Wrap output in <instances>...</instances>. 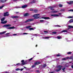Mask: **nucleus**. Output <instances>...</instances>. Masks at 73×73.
<instances>
[{
  "label": "nucleus",
  "mask_w": 73,
  "mask_h": 73,
  "mask_svg": "<svg viewBox=\"0 0 73 73\" xmlns=\"http://www.w3.org/2000/svg\"><path fill=\"white\" fill-rule=\"evenodd\" d=\"M39 15V14H35L33 15V17H34V19H37L40 18V17H38Z\"/></svg>",
  "instance_id": "nucleus-1"
},
{
  "label": "nucleus",
  "mask_w": 73,
  "mask_h": 73,
  "mask_svg": "<svg viewBox=\"0 0 73 73\" xmlns=\"http://www.w3.org/2000/svg\"><path fill=\"white\" fill-rule=\"evenodd\" d=\"M56 7V6L54 5V6H49L48 7V9H50V10H51L52 11H54V8H55V7Z\"/></svg>",
  "instance_id": "nucleus-2"
},
{
  "label": "nucleus",
  "mask_w": 73,
  "mask_h": 73,
  "mask_svg": "<svg viewBox=\"0 0 73 73\" xmlns=\"http://www.w3.org/2000/svg\"><path fill=\"white\" fill-rule=\"evenodd\" d=\"M30 27H31V26H29L27 27H26V28H27V29H29L30 31H31V30H35V29H34L33 28H30Z\"/></svg>",
  "instance_id": "nucleus-3"
},
{
  "label": "nucleus",
  "mask_w": 73,
  "mask_h": 73,
  "mask_svg": "<svg viewBox=\"0 0 73 73\" xmlns=\"http://www.w3.org/2000/svg\"><path fill=\"white\" fill-rule=\"evenodd\" d=\"M33 20H34V19H29L25 21V23H28V22H30V21H33Z\"/></svg>",
  "instance_id": "nucleus-4"
},
{
  "label": "nucleus",
  "mask_w": 73,
  "mask_h": 73,
  "mask_svg": "<svg viewBox=\"0 0 73 73\" xmlns=\"http://www.w3.org/2000/svg\"><path fill=\"white\" fill-rule=\"evenodd\" d=\"M9 15V12H7L4 13V16L5 17V16H8Z\"/></svg>",
  "instance_id": "nucleus-5"
},
{
  "label": "nucleus",
  "mask_w": 73,
  "mask_h": 73,
  "mask_svg": "<svg viewBox=\"0 0 73 73\" xmlns=\"http://www.w3.org/2000/svg\"><path fill=\"white\" fill-rule=\"evenodd\" d=\"M3 27H11V25L10 24L5 25Z\"/></svg>",
  "instance_id": "nucleus-6"
},
{
  "label": "nucleus",
  "mask_w": 73,
  "mask_h": 73,
  "mask_svg": "<svg viewBox=\"0 0 73 73\" xmlns=\"http://www.w3.org/2000/svg\"><path fill=\"white\" fill-rule=\"evenodd\" d=\"M11 17H12V19H17L18 18H19V17H18V16H11Z\"/></svg>",
  "instance_id": "nucleus-7"
},
{
  "label": "nucleus",
  "mask_w": 73,
  "mask_h": 73,
  "mask_svg": "<svg viewBox=\"0 0 73 73\" xmlns=\"http://www.w3.org/2000/svg\"><path fill=\"white\" fill-rule=\"evenodd\" d=\"M41 62H36L34 63V65H35V66L36 65H39V64H40Z\"/></svg>",
  "instance_id": "nucleus-8"
},
{
  "label": "nucleus",
  "mask_w": 73,
  "mask_h": 73,
  "mask_svg": "<svg viewBox=\"0 0 73 73\" xmlns=\"http://www.w3.org/2000/svg\"><path fill=\"white\" fill-rule=\"evenodd\" d=\"M7 0H0V3H3L7 1Z\"/></svg>",
  "instance_id": "nucleus-9"
},
{
  "label": "nucleus",
  "mask_w": 73,
  "mask_h": 73,
  "mask_svg": "<svg viewBox=\"0 0 73 73\" xmlns=\"http://www.w3.org/2000/svg\"><path fill=\"white\" fill-rule=\"evenodd\" d=\"M29 16V14L28 13H26L24 15V17H27V16Z\"/></svg>",
  "instance_id": "nucleus-10"
},
{
  "label": "nucleus",
  "mask_w": 73,
  "mask_h": 73,
  "mask_svg": "<svg viewBox=\"0 0 73 73\" xmlns=\"http://www.w3.org/2000/svg\"><path fill=\"white\" fill-rule=\"evenodd\" d=\"M59 15H56V14H53V15H51V16H52L53 17H57V16H59Z\"/></svg>",
  "instance_id": "nucleus-11"
},
{
  "label": "nucleus",
  "mask_w": 73,
  "mask_h": 73,
  "mask_svg": "<svg viewBox=\"0 0 73 73\" xmlns=\"http://www.w3.org/2000/svg\"><path fill=\"white\" fill-rule=\"evenodd\" d=\"M47 66V65H46V64H44L41 67V69H42L43 68H45V67H46V66Z\"/></svg>",
  "instance_id": "nucleus-12"
},
{
  "label": "nucleus",
  "mask_w": 73,
  "mask_h": 73,
  "mask_svg": "<svg viewBox=\"0 0 73 73\" xmlns=\"http://www.w3.org/2000/svg\"><path fill=\"white\" fill-rule=\"evenodd\" d=\"M27 62H28L27 61H24V63H22V66H23V65H25V64H27Z\"/></svg>",
  "instance_id": "nucleus-13"
},
{
  "label": "nucleus",
  "mask_w": 73,
  "mask_h": 73,
  "mask_svg": "<svg viewBox=\"0 0 73 73\" xmlns=\"http://www.w3.org/2000/svg\"><path fill=\"white\" fill-rule=\"evenodd\" d=\"M15 66H23L22 63L20 64V63H17L16 65Z\"/></svg>",
  "instance_id": "nucleus-14"
},
{
  "label": "nucleus",
  "mask_w": 73,
  "mask_h": 73,
  "mask_svg": "<svg viewBox=\"0 0 73 73\" xmlns=\"http://www.w3.org/2000/svg\"><path fill=\"white\" fill-rule=\"evenodd\" d=\"M67 3L68 4H69V5L73 4V1H70V2H68Z\"/></svg>",
  "instance_id": "nucleus-15"
},
{
  "label": "nucleus",
  "mask_w": 73,
  "mask_h": 73,
  "mask_svg": "<svg viewBox=\"0 0 73 73\" xmlns=\"http://www.w3.org/2000/svg\"><path fill=\"white\" fill-rule=\"evenodd\" d=\"M27 6H28V5H25L22 6V8H26V7H27Z\"/></svg>",
  "instance_id": "nucleus-16"
},
{
  "label": "nucleus",
  "mask_w": 73,
  "mask_h": 73,
  "mask_svg": "<svg viewBox=\"0 0 73 73\" xmlns=\"http://www.w3.org/2000/svg\"><path fill=\"white\" fill-rule=\"evenodd\" d=\"M41 19H50V18L49 17H42Z\"/></svg>",
  "instance_id": "nucleus-17"
},
{
  "label": "nucleus",
  "mask_w": 73,
  "mask_h": 73,
  "mask_svg": "<svg viewBox=\"0 0 73 73\" xmlns=\"http://www.w3.org/2000/svg\"><path fill=\"white\" fill-rule=\"evenodd\" d=\"M7 28V29H15V27H8V28Z\"/></svg>",
  "instance_id": "nucleus-18"
},
{
  "label": "nucleus",
  "mask_w": 73,
  "mask_h": 73,
  "mask_svg": "<svg viewBox=\"0 0 73 73\" xmlns=\"http://www.w3.org/2000/svg\"><path fill=\"white\" fill-rule=\"evenodd\" d=\"M7 23V21L1 22V23L2 24H6Z\"/></svg>",
  "instance_id": "nucleus-19"
},
{
  "label": "nucleus",
  "mask_w": 73,
  "mask_h": 73,
  "mask_svg": "<svg viewBox=\"0 0 73 73\" xmlns=\"http://www.w3.org/2000/svg\"><path fill=\"white\" fill-rule=\"evenodd\" d=\"M63 67V66H58V68H59V69H60V70H61L62 69L61 68H62V67Z\"/></svg>",
  "instance_id": "nucleus-20"
},
{
  "label": "nucleus",
  "mask_w": 73,
  "mask_h": 73,
  "mask_svg": "<svg viewBox=\"0 0 73 73\" xmlns=\"http://www.w3.org/2000/svg\"><path fill=\"white\" fill-rule=\"evenodd\" d=\"M6 32H7L6 31H5L3 32L0 33V35H3V34H4V33H6Z\"/></svg>",
  "instance_id": "nucleus-21"
},
{
  "label": "nucleus",
  "mask_w": 73,
  "mask_h": 73,
  "mask_svg": "<svg viewBox=\"0 0 73 73\" xmlns=\"http://www.w3.org/2000/svg\"><path fill=\"white\" fill-rule=\"evenodd\" d=\"M57 12H59V11H52L51 13H57Z\"/></svg>",
  "instance_id": "nucleus-22"
},
{
  "label": "nucleus",
  "mask_w": 73,
  "mask_h": 73,
  "mask_svg": "<svg viewBox=\"0 0 73 73\" xmlns=\"http://www.w3.org/2000/svg\"><path fill=\"white\" fill-rule=\"evenodd\" d=\"M5 6V5H2L0 7V9H2L3 7H4V6Z\"/></svg>",
  "instance_id": "nucleus-23"
},
{
  "label": "nucleus",
  "mask_w": 73,
  "mask_h": 73,
  "mask_svg": "<svg viewBox=\"0 0 73 73\" xmlns=\"http://www.w3.org/2000/svg\"><path fill=\"white\" fill-rule=\"evenodd\" d=\"M33 11L34 12H35V13H37L38 12V10H34Z\"/></svg>",
  "instance_id": "nucleus-24"
},
{
  "label": "nucleus",
  "mask_w": 73,
  "mask_h": 73,
  "mask_svg": "<svg viewBox=\"0 0 73 73\" xmlns=\"http://www.w3.org/2000/svg\"><path fill=\"white\" fill-rule=\"evenodd\" d=\"M67 30H63L61 32V33H64V32H67Z\"/></svg>",
  "instance_id": "nucleus-25"
},
{
  "label": "nucleus",
  "mask_w": 73,
  "mask_h": 73,
  "mask_svg": "<svg viewBox=\"0 0 73 73\" xmlns=\"http://www.w3.org/2000/svg\"><path fill=\"white\" fill-rule=\"evenodd\" d=\"M73 19H71L69 21V22L70 23H73Z\"/></svg>",
  "instance_id": "nucleus-26"
},
{
  "label": "nucleus",
  "mask_w": 73,
  "mask_h": 73,
  "mask_svg": "<svg viewBox=\"0 0 73 73\" xmlns=\"http://www.w3.org/2000/svg\"><path fill=\"white\" fill-rule=\"evenodd\" d=\"M68 27H69L68 29H70V28H73V26H68Z\"/></svg>",
  "instance_id": "nucleus-27"
},
{
  "label": "nucleus",
  "mask_w": 73,
  "mask_h": 73,
  "mask_svg": "<svg viewBox=\"0 0 73 73\" xmlns=\"http://www.w3.org/2000/svg\"><path fill=\"white\" fill-rule=\"evenodd\" d=\"M36 3V1L35 0L32 1L31 2V3L32 4H33V3Z\"/></svg>",
  "instance_id": "nucleus-28"
},
{
  "label": "nucleus",
  "mask_w": 73,
  "mask_h": 73,
  "mask_svg": "<svg viewBox=\"0 0 73 73\" xmlns=\"http://www.w3.org/2000/svg\"><path fill=\"white\" fill-rule=\"evenodd\" d=\"M65 67L63 68H62V70H63V72H65Z\"/></svg>",
  "instance_id": "nucleus-29"
},
{
  "label": "nucleus",
  "mask_w": 73,
  "mask_h": 73,
  "mask_svg": "<svg viewBox=\"0 0 73 73\" xmlns=\"http://www.w3.org/2000/svg\"><path fill=\"white\" fill-rule=\"evenodd\" d=\"M4 20H5V17H3L1 19V21H4Z\"/></svg>",
  "instance_id": "nucleus-30"
},
{
  "label": "nucleus",
  "mask_w": 73,
  "mask_h": 73,
  "mask_svg": "<svg viewBox=\"0 0 73 73\" xmlns=\"http://www.w3.org/2000/svg\"><path fill=\"white\" fill-rule=\"evenodd\" d=\"M34 65H33L31 66V68H34V67H35L36 66V65L35 64H34Z\"/></svg>",
  "instance_id": "nucleus-31"
},
{
  "label": "nucleus",
  "mask_w": 73,
  "mask_h": 73,
  "mask_svg": "<svg viewBox=\"0 0 73 73\" xmlns=\"http://www.w3.org/2000/svg\"><path fill=\"white\" fill-rule=\"evenodd\" d=\"M49 37H44V38L45 39H48V38H49Z\"/></svg>",
  "instance_id": "nucleus-32"
},
{
  "label": "nucleus",
  "mask_w": 73,
  "mask_h": 73,
  "mask_svg": "<svg viewBox=\"0 0 73 73\" xmlns=\"http://www.w3.org/2000/svg\"><path fill=\"white\" fill-rule=\"evenodd\" d=\"M61 54H58L56 55V56H57V57H60V56H61Z\"/></svg>",
  "instance_id": "nucleus-33"
},
{
  "label": "nucleus",
  "mask_w": 73,
  "mask_h": 73,
  "mask_svg": "<svg viewBox=\"0 0 73 73\" xmlns=\"http://www.w3.org/2000/svg\"><path fill=\"white\" fill-rule=\"evenodd\" d=\"M59 7H62V5L61 4H59Z\"/></svg>",
  "instance_id": "nucleus-34"
},
{
  "label": "nucleus",
  "mask_w": 73,
  "mask_h": 73,
  "mask_svg": "<svg viewBox=\"0 0 73 73\" xmlns=\"http://www.w3.org/2000/svg\"><path fill=\"white\" fill-rule=\"evenodd\" d=\"M72 53L71 52H69L67 53V54H72Z\"/></svg>",
  "instance_id": "nucleus-35"
},
{
  "label": "nucleus",
  "mask_w": 73,
  "mask_h": 73,
  "mask_svg": "<svg viewBox=\"0 0 73 73\" xmlns=\"http://www.w3.org/2000/svg\"><path fill=\"white\" fill-rule=\"evenodd\" d=\"M60 70L59 69L56 70H55V71H56V72H59V71H60Z\"/></svg>",
  "instance_id": "nucleus-36"
},
{
  "label": "nucleus",
  "mask_w": 73,
  "mask_h": 73,
  "mask_svg": "<svg viewBox=\"0 0 73 73\" xmlns=\"http://www.w3.org/2000/svg\"><path fill=\"white\" fill-rule=\"evenodd\" d=\"M61 12H63V11H65V9H61L60 10Z\"/></svg>",
  "instance_id": "nucleus-37"
},
{
  "label": "nucleus",
  "mask_w": 73,
  "mask_h": 73,
  "mask_svg": "<svg viewBox=\"0 0 73 73\" xmlns=\"http://www.w3.org/2000/svg\"><path fill=\"white\" fill-rule=\"evenodd\" d=\"M16 70L17 71L18 70H20V69L19 68H17L16 69Z\"/></svg>",
  "instance_id": "nucleus-38"
},
{
  "label": "nucleus",
  "mask_w": 73,
  "mask_h": 73,
  "mask_svg": "<svg viewBox=\"0 0 73 73\" xmlns=\"http://www.w3.org/2000/svg\"><path fill=\"white\" fill-rule=\"evenodd\" d=\"M57 38H58V39H61V36L57 37Z\"/></svg>",
  "instance_id": "nucleus-39"
},
{
  "label": "nucleus",
  "mask_w": 73,
  "mask_h": 73,
  "mask_svg": "<svg viewBox=\"0 0 73 73\" xmlns=\"http://www.w3.org/2000/svg\"><path fill=\"white\" fill-rule=\"evenodd\" d=\"M52 33H53L54 34H56V33H57V32H52Z\"/></svg>",
  "instance_id": "nucleus-40"
},
{
  "label": "nucleus",
  "mask_w": 73,
  "mask_h": 73,
  "mask_svg": "<svg viewBox=\"0 0 73 73\" xmlns=\"http://www.w3.org/2000/svg\"><path fill=\"white\" fill-rule=\"evenodd\" d=\"M68 11H70L71 12H73V9H71L69 10Z\"/></svg>",
  "instance_id": "nucleus-41"
},
{
  "label": "nucleus",
  "mask_w": 73,
  "mask_h": 73,
  "mask_svg": "<svg viewBox=\"0 0 73 73\" xmlns=\"http://www.w3.org/2000/svg\"><path fill=\"white\" fill-rule=\"evenodd\" d=\"M21 62H22V63H24V60H22Z\"/></svg>",
  "instance_id": "nucleus-42"
},
{
  "label": "nucleus",
  "mask_w": 73,
  "mask_h": 73,
  "mask_svg": "<svg viewBox=\"0 0 73 73\" xmlns=\"http://www.w3.org/2000/svg\"><path fill=\"white\" fill-rule=\"evenodd\" d=\"M9 34H11L10 33H7L5 34V35H9Z\"/></svg>",
  "instance_id": "nucleus-43"
},
{
  "label": "nucleus",
  "mask_w": 73,
  "mask_h": 73,
  "mask_svg": "<svg viewBox=\"0 0 73 73\" xmlns=\"http://www.w3.org/2000/svg\"><path fill=\"white\" fill-rule=\"evenodd\" d=\"M40 22H44V21L43 20H40Z\"/></svg>",
  "instance_id": "nucleus-44"
},
{
  "label": "nucleus",
  "mask_w": 73,
  "mask_h": 73,
  "mask_svg": "<svg viewBox=\"0 0 73 73\" xmlns=\"http://www.w3.org/2000/svg\"><path fill=\"white\" fill-rule=\"evenodd\" d=\"M23 35H28V34L27 33H23Z\"/></svg>",
  "instance_id": "nucleus-45"
},
{
  "label": "nucleus",
  "mask_w": 73,
  "mask_h": 73,
  "mask_svg": "<svg viewBox=\"0 0 73 73\" xmlns=\"http://www.w3.org/2000/svg\"><path fill=\"white\" fill-rule=\"evenodd\" d=\"M55 27H61V26L58 25H56L55 26Z\"/></svg>",
  "instance_id": "nucleus-46"
},
{
  "label": "nucleus",
  "mask_w": 73,
  "mask_h": 73,
  "mask_svg": "<svg viewBox=\"0 0 73 73\" xmlns=\"http://www.w3.org/2000/svg\"><path fill=\"white\" fill-rule=\"evenodd\" d=\"M30 11H33V10L32 9H31Z\"/></svg>",
  "instance_id": "nucleus-47"
},
{
  "label": "nucleus",
  "mask_w": 73,
  "mask_h": 73,
  "mask_svg": "<svg viewBox=\"0 0 73 73\" xmlns=\"http://www.w3.org/2000/svg\"><path fill=\"white\" fill-rule=\"evenodd\" d=\"M44 33H48V32L47 31H44Z\"/></svg>",
  "instance_id": "nucleus-48"
},
{
  "label": "nucleus",
  "mask_w": 73,
  "mask_h": 73,
  "mask_svg": "<svg viewBox=\"0 0 73 73\" xmlns=\"http://www.w3.org/2000/svg\"><path fill=\"white\" fill-rule=\"evenodd\" d=\"M24 70V68H21V71H23Z\"/></svg>",
  "instance_id": "nucleus-49"
},
{
  "label": "nucleus",
  "mask_w": 73,
  "mask_h": 73,
  "mask_svg": "<svg viewBox=\"0 0 73 73\" xmlns=\"http://www.w3.org/2000/svg\"><path fill=\"white\" fill-rule=\"evenodd\" d=\"M17 35V34H14L13 35V36H16Z\"/></svg>",
  "instance_id": "nucleus-50"
},
{
  "label": "nucleus",
  "mask_w": 73,
  "mask_h": 73,
  "mask_svg": "<svg viewBox=\"0 0 73 73\" xmlns=\"http://www.w3.org/2000/svg\"><path fill=\"white\" fill-rule=\"evenodd\" d=\"M32 59H33V58H31V59H29V60L31 61V60H32Z\"/></svg>",
  "instance_id": "nucleus-51"
},
{
  "label": "nucleus",
  "mask_w": 73,
  "mask_h": 73,
  "mask_svg": "<svg viewBox=\"0 0 73 73\" xmlns=\"http://www.w3.org/2000/svg\"><path fill=\"white\" fill-rule=\"evenodd\" d=\"M15 13L16 14H17V13H19V12H16Z\"/></svg>",
  "instance_id": "nucleus-52"
},
{
  "label": "nucleus",
  "mask_w": 73,
  "mask_h": 73,
  "mask_svg": "<svg viewBox=\"0 0 73 73\" xmlns=\"http://www.w3.org/2000/svg\"><path fill=\"white\" fill-rule=\"evenodd\" d=\"M71 68H72L73 69V65H72L71 66Z\"/></svg>",
  "instance_id": "nucleus-53"
},
{
  "label": "nucleus",
  "mask_w": 73,
  "mask_h": 73,
  "mask_svg": "<svg viewBox=\"0 0 73 73\" xmlns=\"http://www.w3.org/2000/svg\"><path fill=\"white\" fill-rule=\"evenodd\" d=\"M24 68H25V69H27V68L26 67H25V66H24Z\"/></svg>",
  "instance_id": "nucleus-54"
},
{
  "label": "nucleus",
  "mask_w": 73,
  "mask_h": 73,
  "mask_svg": "<svg viewBox=\"0 0 73 73\" xmlns=\"http://www.w3.org/2000/svg\"><path fill=\"white\" fill-rule=\"evenodd\" d=\"M20 7H16V8H19Z\"/></svg>",
  "instance_id": "nucleus-55"
},
{
  "label": "nucleus",
  "mask_w": 73,
  "mask_h": 73,
  "mask_svg": "<svg viewBox=\"0 0 73 73\" xmlns=\"http://www.w3.org/2000/svg\"><path fill=\"white\" fill-rule=\"evenodd\" d=\"M36 72H39V70H36Z\"/></svg>",
  "instance_id": "nucleus-56"
},
{
  "label": "nucleus",
  "mask_w": 73,
  "mask_h": 73,
  "mask_svg": "<svg viewBox=\"0 0 73 73\" xmlns=\"http://www.w3.org/2000/svg\"><path fill=\"white\" fill-rule=\"evenodd\" d=\"M13 1H17V0H13Z\"/></svg>",
  "instance_id": "nucleus-57"
},
{
  "label": "nucleus",
  "mask_w": 73,
  "mask_h": 73,
  "mask_svg": "<svg viewBox=\"0 0 73 73\" xmlns=\"http://www.w3.org/2000/svg\"><path fill=\"white\" fill-rule=\"evenodd\" d=\"M35 47H37V45H36Z\"/></svg>",
  "instance_id": "nucleus-58"
},
{
  "label": "nucleus",
  "mask_w": 73,
  "mask_h": 73,
  "mask_svg": "<svg viewBox=\"0 0 73 73\" xmlns=\"http://www.w3.org/2000/svg\"><path fill=\"white\" fill-rule=\"evenodd\" d=\"M63 60H66V59L65 58H63Z\"/></svg>",
  "instance_id": "nucleus-59"
},
{
  "label": "nucleus",
  "mask_w": 73,
  "mask_h": 73,
  "mask_svg": "<svg viewBox=\"0 0 73 73\" xmlns=\"http://www.w3.org/2000/svg\"><path fill=\"white\" fill-rule=\"evenodd\" d=\"M58 14L59 15H61V13H59Z\"/></svg>",
  "instance_id": "nucleus-60"
},
{
  "label": "nucleus",
  "mask_w": 73,
  "mask_h": 73,
  "mask_svg": "<svg viewBox=\"0 0 73 73\" xmlns=\"http://www.w3.org/2000/svg\"><path fill=\"white\" fill-rule=\"evenodd\" d=\"M35 36H37V34H35Z\"/></svg>",
  "instance_id": "nucleus-61"
},
{
  "label": "nucleus",
  "mask_w": 73,
  "mask_h": 73,
  "mask_svg": "<svg viewBox=\"0 0 73 73\" xmlns=\"http://www.w3.org/2000/svg\"><path fill=\"white\" fill-rule=\"evenodd\" d=\"M72 60L73 61V58L72 59Z\"/></svg>",
  "instance_id": "nucleus-62"
},
{
  "label": "nucleus",
  "mask_w": 73,
  "mask_h": 73,
  "mask_svg": "<svg viewBox=\"0 0 73 73\" xmlns=\"http://www.w3.org/2000/svg\"><path fill=\"white\" fill-rule=\"evenodd\" d=\"M26 73H28V72H26Z\"/></svg>",
  "instance_id": "nucleus-63"
},
{
  "label": "nucleus",
  "mask_w": 73,
  "mask_h": 73,
  "mask_svg": "<svg viewBox=\"0 0 73 73\" xmlns=\"http://www.w3.org/2000/svg\"><path fill=\"white\" fill-rule=\"evenodd\" d=\"M51 0V1H52V0Z\"/></svg>",
  "instance_id": "nucleus-64"
}]
</instances>
